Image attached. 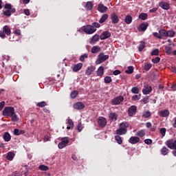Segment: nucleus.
<instances>
[{
    "label": "nucleus",
    "instance_id": "obj_1",
    "mask_svg": "<svg viewBox=\"0 0 176 176\" xmlns=\"http://www.w3.org/2000/svg\"><path fill=\"white\" fill-rule=\"evenodd\" d=\"M82 30L84 32H86V34H88L89 35H90L91 34H94V32H96V31H97V29H96V28L91 26V25H88L87 26H84V27H82Z\"/></svg>",
    "mask_w": 176,
    "mask_h": 176
},
{
    "label": "nucleus",
    "instance_id": "obj_2",
    "mask_svg": "<svg viewBox=\"0 0 176 176\" xmlns=\"http://www.w3.org/2000/svg\"><path fill=\"white\" fill-rule=\"evenodd\" d=\"M14 108L12 107H6L3 111V116H9L10 118L14 113Z\"/></svg>",
    "mask_w": 176,
    "mask_h": 176
},
{
    "label": "nucleus",
    "instance_id": "obj_3",
    "mask_svg": "<svg viewBox=\"0 0 176 176\" xmlns=\"http://www.w3.org/2000/svg\"><path fill=\"white\" fill-rule=\"evenodd\" d=\"M108 58H109V55H104V53L102 52L98 56L96 64H102V63H104V61H106Z\"/></svg>",
    "mask_w": 176,
    "mask_h": 176
},
{
    "label": "nucleus",
    "instance_id": "obj_4",
    "mask_svg": "<svg viewBox=\"0 0 176 176\" xmlns=\"http://www.w3.org/2000/svg\"><path fill=\"white\" fill-rule=\"evenodd\" d=\"M69 144V139L68 138H63L60 142L58 144L59 149H64L67 145Z\"/></svg>",
    "mask_w": 176,
    "mask_h": 176
},
{
    "label": "nucleus",
    "instance_id": "obj_5",
    "mask_svg": "<svg viewBox=\"0 0 176 176\" xmlns=\"http://www.w3.org/2000/svg\"><path fill=\"white\" fill-rule=\"evenodd\" d=\"M124 98L122 96H117L111 100L112 105H119L120 102H123Z\"/></svg>",
    "mask_w": 176,
    "mask_h": 176
},
{
    "label": "nucleus",
    "instance_id": "obj_6",
    "mask_svg": "<svg viewBox=\"0 0 176 176\" xmlns=\"http://www.w3.org/2000/svg\"><path fill=\"white\" fill-rule=\"evenodd\" d=\"M98 124L100 127H105V126H107V118L102 116H100L98 118Z\"/></svg>",
    "mask_w": 176,
    "mask_h": 176
},
{
    "label": "nucleus",
    "instance_id": "obj_7",
    "mask_svg": "<svg viewBox=\"0 0 176 176\" xmlns=\"http://www.w3.org/2000/svg\"><path fill=\"white\" fill-rule=\"evenodd\" d=\"M110 19L113 24H118L119 23V16L116 14V12H113L110 15Z\"/></svg>",
    "mask_w": 176,
    "mask_h": 176
},
{
    "label": "nucleus",
    "instance_id": "obj_8",
    "mask_svg": "<svg viewBox=\"0 0 176 176\" xmlns=\"http://www.w3.org/2000/svg\"><path fill=\"white\" fill-rule=\"evenodd\" d=\"M166 145L170 149H175V141H174V139L167 140L166 142Z\"/></svg>",
    "mask_w": 176,
    "mask_h": 176
},
{
    "label": "nucleus",
    "instance_id": "obj_9",
    "mask_svg": "<svg viewBox=\"0 0 176 176\" xmlns=\"http://www.w3.org/2000/svg\"><path fill=\"white\" fill-rule=\"evenodd\" d=\"M137 113V107L135 105L131 106L128 110L129 116H134Z\"/></svg>",
    "mask_w": 176,
    "mask_h": 176
},
{
    "label": "nucleus",
    "instance_id": "obj_10",
    "mask_svg": "<svg viewBox=\"0 0 176 176\" xmlns=\"http://www.w3.org/2000/svg\"><path fill=\"white\" fill-rule=\"evenodd\" d=\"M142 93L145 96L147 94H149L150 93H152V87L148 85H144V89H142Z\"/></svg>",
    "mask_w": 176,
    "mask_h": 176
},
{
    "label": "nucleus",
    "instance_id": "obj_11",
    "mask_svg": "<svg viewBox=\"0 0 176 176\" xmlns=\"http://www.w3.org/2000/svg\"><path fill=\"white\" fill-rule=\"evenodd\" d=\"M159 6L161 7L162 9H163L164 10H170V4L166 1H161L159 3Z\"/></svg>",
    "mask_w": 176,
    "mask_h": 176
},
{
    "label": "nucleus",
    "instance_id": "obj_12",
    "mask_svg": "<svg viewBox=\"0 0 176 176\" xmlns=\"http://www.w3.org/2000/svg\"><path fill=\"white\" fill-rule=\"evenodd\" d=\"M140 141V138L137 136H132L129 140V144H132V145H135V144H138Z\"/></svg>",
    "mask_w": 176,
    "mask_h": 176
},
{
    "label": "nucleus",
    "instance_id": "obj_13",
    "mask_svg": "<svg viewBox=\"0 0 176 176\" xmlns=\"http://www.w3.org/2000/svg\"><path fill=\"white\" fill-rule=\"evenodd\" d=\"M148 27H149V23H148L147 22H144L140 25L138 30L140 32H144V31H146V28H148Z\"/></svg>",
    "mask_w": 176,
    "mask_h": 176
},
{
    "label": "nucleus",
    "instance_id": "obj_14",
    "mask_svg": "<svg viewBox=\"0 0 176 176\" xmlns=\"http://www.w3.org/2000/svg\"><path fill=\"white\" fill-rule=\"evenodd\" d=\"M108 38H111V32H109V31H104L102 33V35L100 36L101 41L108 39Z\"/></svg>",
    "mask_w": 176,
    "mask_h": 176
},
{
    "label": "nucleus",
    "instance_id": "obj_15",
    "mask_svg": "<svg viewBox=\"0 0 176 176\" xmlns=\"http://www.w3.org/2000/svg\"><path fill=\"white\" fill-rule=\"evenodd\" d=\"M98 10L100 13H105L108 10V7L104 6L102 3L98 4Z\"/></svg>",
    "mask_w": 176,
    "mask_h": 176
},
{
    "label": "nucleus",
    "instance_id": "obj_16",
    "mask_svg": "<svg viewBox=\"0 0 176 176\" xmlns=\"http://www.w3.org/2000/svg\"><path fill=\"white\" fill-rule=\"evenodd\" d=\"M74 109H78V111L80 109H85V104L82 102H78L74 104Z\"/></svg>",
    "mask_w": 176,
    "mask_h": 176
},
{
    "label": "nucleus",
    "instance_id": "obj_17",
    "mask_svg": "<svg viewBox=\"0 0 176 176\" xmlns=\"http://www.w3.org/2000/svg\"><path fill=\"white\" fill-rule=\"evenodd\" d=\"M100 41V36L98 34H95L94 36L91 37V40L89 41L90 45H96V42Z\"/></svg>",
    "mask_w": 176,
    "mask_h": 176
},
{
    "label": "nucleus",
    "instance_id": "obj_18",
    "mask_svg": "<svg viewBox=\"0 0 176 176\" xmlns=\"http://www.w3.org/2000/svg\"><path fill=\"white\" fill-rule=\"evenodd\" d=\"M82 67H83V63H79L73 67L72 71L73 72H78V71H80V69H82Z\"/></svg>",
    "mask_w": 176,
    "mask_h": 176
},
{
    "label": "nucleus",
    "instance_id": "obj_19",
    "mask_svg": "<svg viewBox=\"0 0 176 176\" xmlns=\"http://www.w3.org/2000/svg\"><path fill=\"white\" fill-rule=\"evenodd\" d=\"M159 115L160 118H167L170 115V111L165 109L160 111Z\"/></svg>",
    "mask_w": 176,
    "mask_h": 176
},
{
    "label": "nucleus",
    "instance_id": "obj_20",
    "mask_svg": "<svg viewBox=\"0 0 176 176\" xmlns=\"http://www.w3.org/2000/svg\"><path fill=\"white\" fill-rule=\"evenodd\" d=\"M3 139L6 142H9L12 140V135H10L9 132H6L3 135Z\"/></svg>",
    "mask_w": 176,
    "mask_h": 176
},
{
    "label": "nucleus",
    "instance_id": "obj_21",
    "mask_svg": "<svg viewBox=\"0 0 176 176\" xmlns=\"http://www.w3.org/2000/svg\"><path fill=\"white\" fill-rule=\"evenodd\" d=\"M3 31L4 34H6V35H7V36H10V34H12V30H10V28L8 25H5L3 28Z\"/></svg>",
    "mask_w": 176,
    "mask_h": 176
},
{
    "label": "nucleus",
    "instance_id": "obj_22",
    "mask_svg": "<svg viewBox=\"0 0 176 176\" xmlns=\"http://www.w3.org/2000/svg\"><path fill=\"white\" fill-rule=\"evenodd\" d=\"M116 134L118 135H123V134H127V129L123 128H119L116 130Z\"/></svg>",
    "mask_w": 176,
    "mask_h": 176
},
{
    "label": "nucleus",
    "instance_id": "obj_23",
    "mask_svg": "<svg viewBox=\"0 0 176 176\" xmlns=\"http://www.w3.org/2000/svg\"><path fill=\"white\" fill-rule=\"evenodd\" d=\"M96 70V67H94V66H89L87 67L85 74L86 75H91L92 72H94V71Z\"/></svg>",
    "mask_w": 176,
    "mask_h": 176
},
{
    "label": "nucleus",
    "instance_id": "obj_24",
    "mask_svg": "<svg viewBox=\"0 0 176 176\" xmlns=\"http://www.w3.org/2000/svg\"><path fill=\"white\" fill-rule=\"evenodd\" d=\"M159 34H160V36H161L162 39H163V38H166L167 37V31L164 29H160L159 30Z\"/></svg>",
    "mask_w": 176,
    "mask_h": 176
},
{
    "label": "nucleus",
    "instance_id": "obj_25",
    "mask_svg": "<svg viewBox=\"0 0 176 176\" xmlns=\"http://www.w3.org/2000/svg\"><path fill=\"white\" fill-rule=\"evenodd\" d=\"M108 17H109L108 14H103L99 20L100 24H102V23H105V21H107V20H108Z\"/></svg>",
    "mask_w": 176,
    "mask_h": 176
},
{
    "label": "nucleus",
    "instance_id": "obj_26",
    "mask_svg": "<svg viewBox=\"0 0 176 176\" xmlns=\"http://www.w3.org/2000/svg\"><path fill=\"white\" fill-rule=\"evenodd\" d=\"M100 50H101V47H100V46H98V45H95V46L92 47L91 52L94 54H96V53H98V52H100Z\"/></svg>",
    "mask_w": 176,
    "mask_h": 176
},
{
    "label": "nucleus",
    "instance_id": "obj_27",
    "mask_svg": "<svg viewBox=\"0 0 176 176\" xmlns=\"http://www.w3.org/2000/svg\"><path fill=\"white\" fill-rule=\"evenodd\" d=\"M25 131L24 130H20L19 129H14V134L15 135H21V134H25Z\"/></svg>",
    "mask_w": 176,
    "mask_h": 176
},
{
    "label": "nucleus",
    "instance_id": "obj_28",
    "mask_svg": "<svg viewBox=\"0 0 176 176\" xmlns=\"http://www.w3.org/2000/svg\"><path fill=\"white\" fill-rule=\"evenodd\" d=\"M97 75L98 76H102V75H104V67L100 66L98 67L97 71Z\"/></svg>",
    "mask_w": 176,
    "mask_h": 176
},
{
    "label": "nucleus",
    "instance_id": "obj_29",
    "mask_svg": "<svg viewBox=\"0 0 176 176\" xmlns=\"http://www.w3.org/2000/svg\"><path fill=\"white\" fill-rule=\"evenodd\" d=\"M67 123H68V126H67V130H71L72 129H74V121H72V120L69 119L67 120Z\"/></svg>",
    "mask_w": 176,
    "mask_h": 176
},
{
    "label": "nucleus",
    "instance_id": "obj_30",
    "mask_svg": "<svg viewBox=\"0 0 176 176\" xmlns=\"http://www.w3.org/2000/svg\"><path fill=\"white\" fill-rule=\"evenodd\" d=\"M93 6H94L93 2H91V1H88V2H87V3H86L85 9H86L87 10H91V9H93Z\"/></svg>",
    "mask_w": 176,
    "mask_h": 176
},
{
    "label": "nucleus",
    "instance_id": "obj_31",
    "mask_svg": "<svg viewBox=\"0 0 176 176\" xmlns=\"http://www.w3.org/2000/svg\"><path fill=\"white\" fill-rule=\"evenodd\" d=\"M133 21V17L131 15H126L125 17L126 24H131Z\"/></svg>",
    "mask_w": 176,
    "mask_h": 176
},
{
    "label": "nucleus",
    "instance_id": "obj_32",
    "mask_svg": "<svg viewBox=\"0 0 176 176\" xmlns=\"http://www.w3.org/2000/svg\"><path fill=\"white\" fill-rule=\"evenodd\" d=\"M13 157H14V153L11 152V151L8 152V155L6 156V159L8 160L12 161V160H13Z\"/></svg>",
    "mask_w": 176,
    "mask_h": 176
},
{
    "label": "nucleus",
    "instance_id": "obj_33",
    "mask_svg": "<svg viewBox=\"0 0 176 176\" xmlns=\"http://www.w3.org/2000/svg\"><path fill=\"white\" fill-rule=\"evenodd\" d=\"M120 128L125 129V130H127V129H129V122H122V123L120 124Z\"/></svg>",
    "mask_w": 176,
    "mask_h": 176
},
{
    "label": "nucleus",
    "instance_id": "obj_34",
    "mask_svg": "<svg viewBox=\"0 0 176 176\" xmlns=\"http://www.w3.org/2000/svg\"><path fill=\"white\" fill-rule=\"evenodd\" d=\"M115 140L117 142V144H118L119 145H122V144H123L122 137H120L119 135L115 136Z\"/></svg>",
    "mask_w": 176,
    "mask_h": 176
},
{
    "label": "nucleus",
    "instance_id": "obj_35",
    "mask_svg": "<svg viewBox=\"0 0 176 176\" xmlns=\"http://www.w3.org/2000/svg\"><path fill=\"white\" fill-rule=\"evenodd\" d=\"M78 95H79V91L74 90L71 93L70 97L71 98L74 99V98H76Z\"/></svg>",
    "mask_w": 176,
    "mask_h": 176
},
{
    "label": "nucleus",
    "instance_id": "obj_36",
    "mask_svg": "<svg viewBox=\"0 0 176 176\" xmlns=\"http://www.w3.org/2000/svg\"><path fill=\"white\" fill-rule=\"evenodd\" d=\"M109 118L110 120H113L114 119L115 120H118V116H116V113H110Z\"/></svg>",
    "mask_w": 176,
    "mask_h": 176
},
{
    "label": "nucleus",
    "instance_id": "obj_37",
    "mask_svg": "<svg viewBox=\"0 0 176 176\" xmlns=\"http://www.w3.org/2000/svg\"><path fill=\"white\" fill-rule=\"evenodd\" d=\"M143 118H145V119H148V118H151L152 116V113L149 111H144L143 113Z\"/></svg>",
    "mask_w": 176,
    "mask_h": 176
},
{
    "label": "nucleus",
    "instance_id": "obj_38",
    "mask_svg": "<svg viewBox=\"0 0 176 176\" xmlns=\"http://www.w3.org/2000/svg\"><path fill=\"white\" fill-rule=\"evenodd\" d=\"M145 134H146L145 130L142 129L137 132L136 135H138V137L142 138V137H145Z\"/></svg>",
    "mask_w": 176,
    "mask_h": 176
},
{
    "label": "nucleus",
    "instance_id": "obj_39",
    "mask_svg": "<svg viewBox=\"0 0 176 176\" xmlns=\"http://www.w3.org/2000/svg\"><path fill=\"white\" fill-rule=\"evenodd\" d=\"M161 153L164 156H166V155H168V148L166 146H163L161 150Z\"/></svg>",
    "mask_w": 176,
    "mask_h": 176
},
{
    "label": "nucleus",
    "instance_id": "obj_40",
    "mask_svg": "<svg viewBox=\"0 0 176 176\" xmlns=\"http://www.w3.org/2000/svg\"><path fill=\"white\" fill-rule=\"evenodd\" d=\"M47 105V102L45 101L39 102L36 104V107H39L40 108H43Z\"/></svg>",
    "mask_w": 176,
    "mask_h": 176
},
{
    "label": "nucleus",
    "instance_id": "obj_41",
    "mask_svg": "<svg viewBox=\"0 0 176 176\" xmlns=\"http://www.w3.org/2000/svg\"><path fill=\"white\" fill-rule=\"evenodd\" d=\"M151 68H152V64L149 63H144V69L145 71H149V69H151Z\"/></svg>",
    "mask_w": 176,
    "mask_h": 176
},
{
    "label": "nucleus",
    "instance_id": "obj_42",
    "mask_svg": "<svg viewBox=\"0 0 176 176\" xmlns=\"http://www.w3.org/2000/svg\"><path fill=\"white\" fill-rule=\"evenodd\" d=\"M167 36H169V38H174V36H175V32L173 30H168L167 31Z\"/></svg>",
    "mask_w": 176,
    "mask_h": 176
},
{
    "label": "nucleus",
    "instance_id": "obj_43",
    "mask_svg": "<svg viewBox=\"0 0 176 176\" xmlns=\"http://www.w3.org/2000/svg\"><path fill=\"white\" fill-rule=\"evenodd\" d=\"M10 118H11L12 122H19V118L17 115H16V112H14Z\"/></svg>",
    "mask_w": 176,
    "mask_h": 176
},
{
    "label": "nucleus",
    "instance_id": "obj_44",
    "mask_svg": "<svg viewBox=\"0 0 176 176\" xmlns=\"http://www.w3.org/2000/svg\"><path fill=\"white\" fill-rule=\"evenodd\" d=\"M133 72H134V67L133 66H129L128 67V69L125 71L126 74H133Z\"/></svg>",
    "mask_w": 176,
    "mask_h": 176
},
{
    "label": "nucleus",
    "instance_id": "obj_45",
    "mask_svg": "<svg viewBox=\"0 0 176 176\" xmlns=\"http://www.w3.org/2000/svg\"><path fill=\"white\" fill-rule=\"evenodd\" d=\"M139 19H140L141 20H146V19H148V14L141 13L139 15Z\"/></svg>",
    "mask_w": 176,
    "mask_h": 176
},
{
    "label": "nucleus",
    "instance_id": "obj_46",
    "mask_svg": "<svg viewBox=\"0 0 176 176\" xmlns=\"http://www.w3.org/2000/svg\"><path fill=\"white\" fill-rule=\"evenodd\" d=\"M144 48H145V42L141 41L138 47L139 52H142Z\"/></svg>",
    "mask_w": 176,
    "mask_h": 176
},
{
    "label": "nucleus",
    "instance_id": "obj_47",
    "mask_svg": "<svg viewBox=\"0 0 176 176\" xmlns=\"http://www.w3.org/2000/svg\"><path fill=\"white\" fill-rule=\"evenodd\" d=\"M166 131H167V130L166 129V128H161L160 129V133L162 135V138H163L164 137L166 136Z\"/></svg>",
    "mask_w": 176,
    "mask_h": 176
},
{
    "label": "nucleus",
    "instance_id": "obj_48",
    "mask_svg": "<svg viewBox=\"0 0 176 176\" xmlns=\"http://www.w3.org/2000/svg\"><path fill=\"white\" fill-rule=\"evenodd\" d=\"M38 168L39 170H41V171H47V170H49V166L45 165H40Z\"/></svg>",
    "mask_w": 176,
    "mask_h": 176
},
{
    "label": "nucleus",
    "instance_id": "obj_49",
    "mask_svg": "<svg viewBox=\"0 0 176 176\" xmlns=\"http://www.w3.org/2000/svg\"><path fill=\"white\" fill-rule=\"evenodd\" d=\"M88 57H89V54H82V55H81V56H80L79 60H80V61H81L82 63H83V61H85V58H87Z\"/></svg>",
    "mask_w": 176,
    "mask_h": 176
},
{
    "label": "nucleus",
    "instance_id": "obj_50",
    "mask_svg": "<svg viewBox=\"0 0 176 176\" xmlns=\"http://www.w3.org/2000/svg\"><path fill=\"white\" fill-rule=\"evenodd\" d=\"M131 92L133 93V94H138V93H140V89L137 87H133L131 89Z\"/></svg>",
    "mask_w": 176,
    "mask_h": 176
},
{
    "label": "nucleus",
    "instance_id": "obj_51",
    "mask_svg": "<svg viewBox=\"0 0 176 176\" xmlns=\"http://www.w3.org/2000/svg\"><path fill=\"white\" fill-rule=\"evenodd\" d=\"M3 14H4V16H7L8 17H10L12 16L10 10H6L3 11Z\"/></svg>",
    "mask_w": 176,
    "mask_h": 176
},
{
    "label": "nucleus",
    "instance_id": "obj_52",
    "mask_svg": "<svg viewBox=\"0 0 176 176\" xmlns=\"http://www.w3.org/2000/svg\"><path fill=\"white\" fill-rule=\"evenodd\" d=\"M111 82H112V78H111V76H106L104 78V83L108 84L111 83Z\"/></svg>",
    "mask_w": 176,
    "mask_h": 176
},
{
    "label": "nucleus",
    "instance_id": "obj_53",
    "mask_svg": "<svg viewBox=\"0 0 176 176\" xmlns=\"http://www.w3.org/2000/svg\"><path fill=\"white\" fill-rule=\"evenodd\" d=\"M152 63H153L154 64H157L160 63V57H155V58H153Z\"/></svg>",
    "mask_w": 176,
    "mask_h": 176
},
{
    "label": "nucleus",
    "instance_id": "obj_54",
    "mask_svg": "<svg viewBox=\"0 0 176 176\" xmlns=\"http://www.w3.org/2000/svg\"><path fill=\"white\" fill-rule=\"evenodd\" d=\"M151 56H159V49H155L151 52Z\"/></svg>",
    "mask_w": 176,
    "mask_h": 176
},
{
    "label": "nucleus",
    "instance_id": "obj_55",
    "mask_svg": "<svg viewBox=\"0 0 176 176\" xmlns=\"http://www.w3.org/2000/svg\"><path fill=\"white\" fill-rule=\"evenodd\" d=\"M165 50H166V53H167V54H171V52L173 51L171 47H168V46L165 47Z\"/></svg>",
    "mask_w": 176,
    "mask_h": 176
},
{
    "label": "nucleus",
    "instance_id": "obj_56",
    "mask_svg": "<svg viewBox=\"0 0 176 176\" xmlns=\"http://www.w3.org/2000/svg\"><path fill=\"white\" fill-rule=\"evenodd\" d=\"M149 100V97L145 96L142 100L141 102H143V104H148Z\"/></svg>",
    "mask_w": 176,
    "mask_h": 176
},
{
    "label": "nucleus",
    "instance_id": "obj_57",
    "mask_svg": "<svg viewBox=\"0 0 176 176\" xmlns=\"http://www.w3.org/2000/svg\"><path fill=\"white\" fill-rule=\"evenodd\" d=\"M77 130L79 131V133H80V131H82V130H83V126H82L81 122L78 123V125L77 126Z\"/></svg>",
    "mask_w": 176,
    "mask_h": 176
},
{
    "label": "nucleus",
    "instance_id": "obj_58",
    "mask_svg": "<svg viewBox=\"0 0 176 176\" xmlns=\"http://www.w3.org/2000/svg\"><path fill=\"white\" fill-rule=\"evenodd\" d=\"M92 27H95V28H100V27H101V25L98 22H94L92 23Z\"/></svg>",
    "mask_w": 176,
    "mask_h": 176
},
{
    "label": "nucleus",
    "instance_id": "obj_59",
    "mask_svg": "<svg viewBox=\"0 0 176 176\" xmlns=\"http://www.w3.org/2000/svg\"><path fill=\"white\" fill-rule=\"evenodd\" d=\"M141 98V96H138V95H135L132 97V100L133 101H138V100H140Z\"/></svg>",
    "mask_w": 176,
    "mask_h": 176
},
{
    "label": "nucleus",
    "instance_id": "obj_60",
    "mask_svg": "<svg viewBox=\"0 0 176 176\" xmlns=\"http://www.w3.org/2000/svg\"><path fill=\"white\" fill-rule=\"evenodd\" d=\"M6 37V33L3 32V30H0V38H2V39H5Z\"/></svg>",
    "mask_w": 176,
    "mask_h": 176
},
{
    "label": "nucleus",
    "instance_id": "obj_61",
    "mask_svg": "<svg viewBox=\"0 0 176 176\" xmlns=\"http://www.w3.org/2000/svg\"><path fill=\"white\" fill-rule=\"evenodd\" d=\"M5 9H7L8 10H10L12 9V4L10 3H6L4 6Z\"/></svg>",
    "mask_w": 176,
    "mask_h": 176
},
{
    "label": "nucleus",
    "instance_id": "obj_62",
    "mask_svg": "<svg viewBox=\"0 0 176 176\" xmlns=\"http://www.w3.org/2000/svg\"><path fill=\"white\" fill-rule=\"evenodd\" d=\"M153 36L157 38L158 39H162V36H160V34L157 32L153 33Z\"/></svg>",
    "mask_w": 176,
    "mask_h": 176
},
{
    "label": "nucleus",
    "instance_id": "obj_63",
    "mask_svg": "<svg viewBox=\"0 0 176 176\" xmlns=\"http://www.w3.org/2000/svg\"><path fill=\"white\" fill-rule=\"evenodd\" d=\"M170 91H176V83L170 86Z\"/></svg>",
    "mask_w": 176,
    "mask_h": 176
},
{
    "label": "nucleus",
    "instance_id": "obj_64",
    "mask_svg": "<svg viewBox=\"0 0 176 176\" xmlns=\"http://www.w3.org/2000/svg\"><path fill=\"white\" fill-rule=\"evenodd\" d=\"M144 143H146V145H151V144H152V140H151V139H146L144 140Z\"/></svg>",
    "mask_w": 176,
    "mask_h": 176
}]
</instances>
